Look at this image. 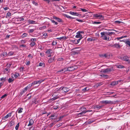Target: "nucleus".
<instances>
[{
  "label": "nucleus",
  "mask_w": 130,
  "mask_h": 130,
  "mask_svg": "<svg viewBox=\"0 0 130 130\" xmlns=\"http://www.w3.org/2000/svg\"><path fill=\"white\" fill-rule=\"evenodd\" d=\"M101 37L102 38L103 40L108 41L111 40V39H110L109 37L106 34V32H102L101 33Z\"/></svg>",
  "instance_id": "f257e3e1"
},
{
  "label": "nucleus",
  "mask_w": 130,
  "mask_h": 130,
  "mask_svg": "<svg viewBox=\"0 0 130 130\" xmlns=\"http://www.w3.org/2000/svg\"><path fill=\"white\" fill-rule=\"evenodd\" d=\"M94 17L98 18V19L101 20H103L104 18V16L103 15H100L99 13L94 14L93 15Z\"/></svg>",
  "instance_id": "f03ea898"
},
{
  "label": "nucleus",
  "mask_w": 130,
  "mask_h": 130,
  "mask_svg": "<svg viewBox=\"0 0 130 130\" xmlns=\"http://www.w3.org/2000/svg\"><path fill=\"white\" fill-rule=\"evenodd\" d=\"M120 57L122 60L127 61L128 63H130V60L129 59V58L127 56H120Z\"/></svg>",
  "instance_id": "7ed1b4c3"
},
{
  "label": "nucleus",
  "mask_w": 130,
  "mask_h": 130,
  "mask_svg": "<svg viewBox=\"0 0 130 130\" xmlns=\"http://www.w3.org/2000/svg\"><path fill=\"white\" fill-rule=\"evenodd\" d=\"M58 90L59 91H60L61 90H62L64 92L66 93L69 91L70 89H69L68 88L65 87H61Z\"/></svg>",
  "instance_id": "20e7f679"
},
{
  "label": "nucleus",
  "mask_w": 130,
  "mask_h": 130,
  "mask_svg": "<svg viewBox=\"0 0 130 130\" xmlns=\"http://www.w3.org/2000/svg\"><path fill=\"white\" fill-rule=\"evenodd\" d=\"M102 103H104L105 105L109 104H113V102L111 101L103 100L101 102Z\"/></svg>",
  "instance_id": "39448f33"
},
{
  "label": "nucleus",
  "mask_w": 130,
  "mask_h": 130,
  "mask_svg": "<svg viewBox=\"0 0 130 130\" xmlns=\"http://www.w3.org/2000/svg\"><path fill=\"white\" fill-rule=\"evenodd\" d=\"M58 95L56 93H54V94L52 95V96L53 98L50 99V100L51 101H54L57 99L58 98L59 96H57Z\"/></svg>",
  "instance_id": "423d86ee"
},
{
  "label": "nucleus",
  "mask_w": 130,
  "mask_h": 130,
  "mask_svg": "<svg viewBox=\"0 0 130 130\" xmlns=\"http://www.w3.org/2000/svg\"><path fill=\"white\" fill-rule=\"evenodd\" d=\"M69 13L72 14V15H75V16H77L78 17H80L81 15V14H79L78 13L76 12H74L70 11L69 12Z\"/></svg>",
  "instance_id": "0eeeda50"
},
{
  "label": "nucleus",
  "mask_w": 130,
  "mask_h": 130,
  "mask_svg": "<svg viewBox=\"0 0 130 130\" xmlns=\"http://www.w3.org/2000/svg\"><path fill=\"white\" fill-rule=\"evenodd\" d=\"M53 18L56 20L57 21L59 22L63 23V21L62 20V19H60L58 17L54 16L53 17Z\"/></svg>",
  "instance_id": "6e6552de"
},
{
  "label": "nucleus",
  "mask_w": 130,
  "mask_h": 130,
  "mask_svg": "<svg viewBox=\"0 0 130 130\" xmlns=\"http://www.w3.org/2000/svg\"><path fill=\"white\" fill-rule=\"evenodd\" d=\"M103 107L102 105H95L94 107V108L95 109H96V110H98L100 109L101 108Z\"/></svg>",
  "instance_id": "1a4fd4ad"
},
{
  "label": "nucleus",
  "mask_w": 130,
  "mask_h": 130,
  "mask_svg": "<svg viewBox=\"0 0 130 130\" xmlns=\"http://www.w3.org/2000/svg\"><path fill=\"white\" fill-rule=\"evenodd\" d=\"M120 82V80L112 82L110 84V85L112 86H114L117 85L118 84L119 82Z\"/></svg>",
  "instance_id": "9d476101"
},
{
  "label": "nucleus",
  "mask_w": 130,
  "mask_h": 130,
  "mask_svg": "<svg viewBox=\"0 0 130 130\" xmlns=\"http://www.w3.org/2000/svg\"><path fill=\"white\" fill-rule=\"evenodd\" d=\"M55 60V57L54 56L52 58H50L48 60V62L49 63L52 62L53 61Z\"/></svg>",
  "instance_id": "9b49d317"
},
{
  "label": "nucleus",
  "mask_w": 130,
  "mask_h": 130,
  "mask_svg": "<svg viewBox=\"0 0 130 130\" xmlns=\"http://www.w3.org/2000/svg\"><path fill=\"white\" fill-rule=\"evenodd\" d=\"M67 38L66 36H62V37H60V38H57V39H59L61 41H63V40H65L67 39Z\"/></svg>",
  "instance_id": "f8f14e48"
},
{
  "label": "nucleus",
  "mask_w": 130,
  "mask_h": 130,
  "mask_svg": "<svg viewBox=\"0 0 130 130\" xmlns=\"http://www.w3.org/2000/svg\"><path fill=\"white\" fill-rule=\"evenodd\" d=\"M85 113V112L83 110L81 112L78 113L77 115L79 117H80L81 116H84V114Z\"/></svg>",
  "instance_id": "ddd939ff"
},
{
  "label": "nucleus",
  "mask_w": 130,
  "mask_h": 130,
  "mask_svg": "<svg viewBox=\"0 0 130 130\" xmlns=\"http://www.w3.org/2000/svg\"><path fill=\"white\" fill-rule=\"evenodd\" d=\"M68 69L69 71H72L75 70L76 68H74L73 66H71L68 67Z\"/></svg>",
  "instance_id": "4468645a"
},
{
  "label": "nucleus",
  "mask_w": 130,
  "mask_h": 130,
  "mask_svg": "<svg viewBox=\"0 0 130 130\" xmlns=\"http://www.w3.org/2000/svg\"><path fill=\"white\" fill-rule=\"evenodd\" d=\"M34 123V121L32 119H30L29 121V123L28 126H30L32 125Z\"/></svg>",
  "instance_id": "2eb2a0df"
},
{
  "label": "nucleus",
  "mask_w": 130,
  "mask_h": 130,
  "mask_svg": "<svg viewBox=\"0 0 130 130\" xmlns=\"http://www.w3.org/2000/svg\"><path fill=\"white\" fill-rule=\"evenodd\" d=\"M80 53L79 51H76L72 52V54L73 55H77Z\"/></svg>",
  "instance_id": "dca6fc26"
},
{
  "label": "nucleus",
  "mask_w": 130,
  "mask_h": 130,
  "mask_svg": "<svg viewBox=\"0 0 130 130\" xmlns=\"http://www.w3.org/2000/svg\"><path fill=\"white\" fill-rule=\"evenodd\" d=\"M100 75L101 77H103L104 78L106 79H107L109 77V76L108 75L104 74H101Z\"/></svg>",
  "instance_id": "f3484780"
},
{
  "label": "nucleus",
  "mask_w": 130,
  "mask_h": 130,
  "mask_svg": "<svg viewBox=\"0 0 130 130\" xmlns=\"http://www.w3.org/2000/svg\"><path fill=\"white\" fill-rule=\"evenodd\" d=\"M112 46H114L116 48H120V46L119 44L117 43L114 44Z\"/></svg>",
  "instance_id": "a211bd4d"
},
{
  "label": "nucleus",
  "mask_w": 130,
  "mask_h": 130,
  "mask_svg": "<svg viewBox=\"0 0 130 130\" xmlns=\"http://www.w3.org/2000/svg\"><path fill=\"white\" fill-rule=\"evenodd\" d=\"M64 16L65 17H66L68 18H69L70 19H74L75 18L74 17H71L70 16L67 14H64Z\"/></svg>",
  "instance_id": "6ab92c4d"
},
{
  "label": "nucleus",
  "mask_w": 130,
  "mask_h": 130,
  "mask_svg": "<svg viewBox=\"0 0 130 130\" xmlns=\"http://www.w3.org/2000/svg\"><path fill=\"white\" fill-rule=\"evenodd\" d=\"M36 21L32 20H28V22L30 24H34L35 23Z\"/></svg>",
  "instance_id": "aec40b11"
},
{
  "label": "nucleus",
  "mask_w": 130,
  "mask_h": 130,
  "mask_svg": "<svg viewBox=\"0 0 130 130\" xmlns=\"http://www.w3.org/2000/svg\"><path fill=\"white\" fill-rule=\"evenodd\" d=\"M52 50L51 49H49L45 53L48 54H52Z\"/></svg>",
  "instance_id": "412c9836"
},
{
  "label": "nucleus",
  "mask_w": 130,
  "mask_h": 130,
  "mask_svg": "<svg viewBox=\"0 0 130 130\" xmlns=\"http://www.w3.org/2000/svg\"><path fill=\"white\" fill-rule=\"evenodd\" d=\"M106 33V34L109 36H111V35L112 34H115V33L113 32H105Z\"/></svg>",
  "instance_id": "4be33fe9"
},
{
  "label": "nucleus",
  "mask_w": 130,
  "mask_h": 130,
  "mask_svg": "<svg viewBox=\"0 0 130 130\" xmlns=\"http://www.w3.org/2000/svg\"><path fill=\"white\" fill-rule=\"evenodd\" d=\"M112 68H109L105 69L106 73H108L111 72L112 70Z\"/></svg>",
  "instance_id": "5701e85b"
},
{
  "label": "nucleus",
  "mask_w": 130,
  "mask_h": 130,
  "mask_svg": "<svg viewBox=\"0 0 130 130\" xmlns=\"http://www.w3.org/2000/svg\"><path fill=\"white\" fill-rule=\"evenodd\" d=\"M15 19L17 21H22L24 20V19L23 18H21V17H19L17 19Z\"/></svg>",
  "instance_id": "b1692460"
},
{
  "label": "nucleus",
  "mask_w": 130,
  "mask_h": 130,
  "mask_svg": "<svg viewBox=\"0 0 130 130\" xmlns=\"http://www.w3.org/2000/svg\"><path fill=\"white\" fill-rule=\"evenodd\" d=\"M87 40L88 41H93L95 40L94 39H93V38L91 37L88 38Z\"/></svg>",
  "instance_id": "393cba45"
},
{
  "label": "nucleus",
  "mask_w": 130,
  "mask_h": 130,
  "mask_svg": "<svg viewBox=\"0 0 130 130\" xmlns=\"http://www.w3.org/2000/svg\"><path fill=\"white\" fill-rule=\"evenodd\" d=\"M117 68H124V66L121 65H117L116 66Z\"/></svg>",
  "instance_id": "a878e982"
},
{
  "label": "nucleus",
  "mask_w": 130,
  "mask_h": 130,
  "mask_svg": "<svg viewBox=\"0 0 130 130\" xmlns=\"http://www.w3.org/2000/svg\"><path fill=\"white\" fill-rule=\"evenodd\" d=\"M62 69V70L63 73L66 72H67V71H69L68 68H64Z\"/></svg>",
  "instance_id": "bb28decb"
},
{
  "label": "nucleus",
  "mask_w": 130,
  "mask_h": 130,
  "mask_svg": "<svg viewBox=\"0 0 130 130\" xmlns=\"http://www.w3.org/2000/svg\"><path fill=\"white\" fill-rule=\"evenodd\" d=\"M36 44V43L35 42H31L30 45L31 47H32Z\"/></svg>",
  "instance_id": "cd10ccee"
},
{
  "label": "nucleus",
  "mask_w": 130,
  "mask_h": 130,
  "mask_svg": "<svg viewBox=\"0 0 130 130\" xmlns=\"http://www.w3.org/2000/svg\"><path fill=\"white\" fill-rule=\"evenodd\" d=\"M77 35L75 37L77 38H81L82 37V35L80 34H77Z\"/></svg>",
  "instance_id": "c85d7f7f"
},
{
  "label": "nucleus",
  "mask_w": 130,
  "mask_h": 130,
  "mask_svg": "<svg viewBox=\"0 0 130 130\" xmlns=\"http://www.w3.org/2000/svg\"><path fill=\"white\" fill-rule=\"evenodd\" d=\"M6 80V77H3L1 78V81H3V82H2V83H3V82L4 83V82Z\"/></svg>",
  "instance_id": "c756f323"
},
{
  "label": "nucleus",
  "mask_w": 130,
  "mask_h": 130,
  "mask_svg": "<svg viewBox=\"0 0 130 130\" xmlns=\"http://www.w3.org/2000/svg\"><path fill=\"white\" fill-rule=\"evenodd\" d=\"M38 47L39 49H40L41 50H42L43 49L44 47H43L41 45L39 44L38 45Z\"/></svg>",
  "instance_id": "7c9ffc66"
},
{
  "label": "nucleus",
  "mask_w": 130,
  "mask_h": 130,
  "mask_svg": "<svg viewBox=\"0 0 130 130\" xmlns=\"http://www.w3.org/2000/svg\"><path fill=\"white\" fill-rule=\"evenodd\" d=\"M23 109L22 108H19L18 110V112L19 113H21L22 112Z\"/></svg>",
  "instance_id": "2f4dec72"
},
{
  "label": "nucleus",
  "mask_w": 130,
  "mask_h": 130,
  "mask_svg": "<svg viewBox=\"0 0 130 130\" xmlns=\"http://www.w3.org/2000/svg\"><path fill=\"white\" fill-rule=\"evenodd\" d=\"M124 42L125 44L128 45L129 46H130V41L128 40H127L124 41Z\"/></svg>",
  "instance_id": "473e14b6"
},
{
  "label": "nucleus",
  "mask_w": 130,
  "mask_h": 130,
  "mask_svg": "<svg viewBox=\"0 0 130 130\" xmlns=\"http://www.w3.org/2000/svg\"><path fill=\"white\" fill-rule=\"evenodd\" d=\"M14 53L12 51H11L9 52L7 55L8 56H10L14 54Z\"/></svg>",
  "instance_id": "72a5a7b5"
},
{
  "label": "nucleus",
  "mask_w": 130,
  "mask_h": 130,
  "mask_svg": "<svg viewBox=\"0 0 130 130\" xmlns=\"http://www.w3.org/2000/svg\"><path fill=\"white\" fill-rule=\"evenodd\" d=\"M44 81V80L41 79L38 80H37V81L38 84H40L43 81Z\"/></svg>",
  "instance_id": "f704fd0d"
},
{
  "label": "nucleus",
  "mask_w": 130,
  "mask_h": 130,
  "mask_svg": "<svg viewBox=\"0 0 130 130\" xmlns=\"http://www.w3.org/2000/svg\"><path fill=\"white\" fill-rule=\"evenodd\" d=\"M14 80V79L13 78H9L8 79V82L9 83H11Z\"/></svg>",
  "instance_id": "c9c22d12"
},
{
  "label": "nucleus",
  "mask_w": 130,
  "mask_h": 130,
  "mask_svg": "<svg viewBox=\"0 0 130 130\" xmlns=\"http://www.w3.org/2000/svg\"><path fill=\"white\" fill-rule=\"evenodd\" d=\"M94 121L93 120H89L87 122L88 124H91V123L94 122Z\"/></svg>",
  "instance_id": "e433bc0d"
},
{
  "label": "nucleus",
  "mask_w": 130,
  "mask_h": 130,
  "mask_svg": "<svg viewBox=\"0 0 130 130\" xmlns=\"http://www.w3.org/2000/svg\"><path fill=\"white\" fill-rule=\"evenodd\" d=\"M9 117L8 114H7L6 116H4L3 117V119L5 120L7 118H8Z\"/></svg>",
  "instance_id": "4c0bfd02"
},
{
  "label": "nucleus",
  "mask_w": 130,
  "mask_h": 130,
  "mask_svg": "<svg viewBox=\"0 0 130 130\" xmlns=\"http://www.w3.org/2000/svg\"><path fill=\"white\" fill-rule=\"evenodd\" d=\"M52 122H53L55 124L57 122H58V118L57 119H55V120H52Z\"/></svg>",
  "instance_id": "58836bf2"
},
{
  "label": "nucleus",
  "mask_w": 130,
  "mask_h": 130,
  "mask_svg": "<svg viewBox=\"0 0 130 130\" xmlns=\"http://www.w3.org/2000/svg\"><path fill=\"white\" fill-rule=\"evenodd\" d=\"M27 46L26 45L22 44L21 45H20L19 46V47L20 48H21L22 47H26Z\"/></svg>",
  "instance_id": "ea45409f"
},
{
  "label": "nucleus",
  "mask_w": 130,
  "mask_h": 130,
  "mask_svg": "<svg viewBox=\"0 0 130 130\" xmlns=\"http://www.w3.org/2000/svg\"><path fill=\"white\" fill-rule=\"evenodd\" d=\"M50 119L51 120V121H52V120H55V119H57L58 118H57V117L56 116V117H50Z\"/></svg>",
  "instance_id": "a19ab883"
},
{
  "label": "nucleus",
  "mask_w": 130,
  "mask_h": 130,
  "mask_svg": "<svg viewBox=\"0 0 130 130\" xmlns=\"http://www.w3.org/2000/svg\"><path fill=\"white\" fill-rule=\"evenodd\" d=\"M27 34L24 33H23V34L22 35V37L23 38H24V37L27 36Z\"/></svg>",
  "instance_id": "79ce46f5"
},
{
  "label": "nucleus",
  "mask_w": 130,
  "mask_h": 130,
  "mask_svg": "<svg viewBox=\"0 0 130 130\" xmlns=\"http://www.w3.org/2000/svg\"><path fill=\"white\" fill-rule=\"evenodd\" d=\"M64 116H60L59 117V119L58 118V121H60L64 117Z\"/></svg>",
  "instance_id": "37998d69"
},
{
  "label": "nucleus",
  "mask_w": 130,
  "mask_h": 130,
  "mask_svg": "<svg viewBox=\"0 0 130 130\" xmlns=\"http://www.w3.org/2000/svg\"><path fill=\"white\" fill-rule=\"evenodd\" d=\"M35 30V29H29V31L28 32L29 33H31L33 32Z\"/></svg>",
  "instance_id": "c03bdc74"
},
{
  "label": "nucleus",
  "mask_w": 130,
  "mask_h": 130,
  "mask_svg": "<svg viewBox=\"0 0 130 130\" xmlns=\"http://www.w3.org/2000/svg\"><path fill=\"white\" fill-rule=\"evenodd\" d=\"M19 122L16 125L15 127V128L16 130H18V129L19 127Z\"/></svg>",
  "instance_id": "a18cd8bd"
},
{
  "label": "nucleus",
  "mask_w": 130,
  "mask_h": 130,
  "mask_svg": "<svg viewBox=\"0 0 130 130\" xmlns=\"http://www.w3.org/2000/svg\"><path fill=\"white\" fill-rule=\"evenodd\" d=\"M102 85L101 83H97L96 85V87H98L99 86H101Z\"/></svg>",
  "instance_id": "49530a36"
},
{
  "label": "nucleus",
  "mask_w": 130,
  "mask_h": 130,
  "mask_svg": "<svg viewBox=\"0 0 130 130\" xmlns=\"http://www.w3.org/2000/svg\"><path fill=\"white\" fill-rule=\"evenodd\" d=\"M101 56L102 57H105V58H107L108 57V55L106 54H104L101 55Z\"/></svg>",
  "instance_id": "de8ad7c7"
},
{
  "label": "nucleus",
  "mask_w": 130,
  "mask_h": 130,
  "mask_svg": "<svg viewBox=\"0 0 130 130\" xmlns=\"http://www.w3.org/2000/svg\"><path fill=\"white\" fill-rule=\"evenodd\" d=\"M37 41V39L36 38H32L31 39L30 41L31 42H35Z\"/></svg>",
  "instance_id": "09e8293b"
},
{
  "label": "nucleus",
  "mask_w": 130,
  "mask_h": 130,
  "mask_svg": "<svg viewBox=\"0 0 130 130\" xmlns=\"http://www.w3.org/2000/svg\"><path fill=\"white\" fill-rule=\"evenodd\" d=\"M11 13L9 12H8L7 13L6 16H7L8 17H10L11 16Z\"/></svg>",
  "instance_id": "8fccbe9b"
},
{
  "label": "nucleus",
  "mask_w": 130,
  "mask_h": 130,
  "mask_svg": "<svg viewBox=\"0 0 130 130\" xmlns=\"http://www.w3.org/2000/svg\"><path fill=\"white\" fill-rule=\"evenodd\" d=\"M115 22L117 24H119L121 23H122V22L118 21H116Z\"/></svg>",
  "instance_id": "3c124183"
},
{
  "label": "nucleus",
  "mask_w": 130,
  "mask_h": 130,
  "mask_svg": "<svg viewBox=\"0 0 130 130\" xmlns=\"http://www.w3.org/2000/svg\"><path fill=\"white\" fill-rule=\"evenodd\" d=\"M59 108L57 106H54L53 107V109L55 110L57 109H59Z\"/></svg>",
  "instance_id": "603ef678"
},
{
  "label": "nucleus",
  "mask_w": 130,
  "mask_h": 130,
  "mask_svg": "<svg viewBox=\"0 0 130 130\" xmlns=\"http://www.w3.org/2000/svg\"><path fill=\"white\" fill-rule=\"evenodd\" d=\"M86 109V108L84 107H81L79 110H80L81 111H82V110L84 109Z\"/></svg>",
  "instance_id": "864d4df0"
},
{
  "label": "nucleus",
  "mask_w": 130,
  "mask_h": 130,
  "mask_svg": "<svg viewBox=\"0 0 130 130\" xmlns=\"http://www.w3.org/2000/svg\"><path fill=\"white\" fill-rule=\"evenodd\" d=\"M101 23V22H100L94 21L93 22V23L95 24H98Z\"/></svg>",
  "instance_id": "5fc2aeb1"
},
{
  "label": "nucleus",
  "mask_w": 130,
  "mask_h": 130,
  "mask_svg": "<svg viewBox=\"0 0 130 130\" xmlns=\"http://www.w3.org/2000/svg\"><path fill=\"white\" fill-rule=\"evenodd\" d=\"M55 124V123H54L53 122H52L50 124V127H52Z\"/></svg>",
  "instance_id": "6e6d98bb"
},
{
  "label": "nucleus",
  "mask_w": 130,
  "mask_h": 130,
  "mask_svg": "<svg viewBox=\"0 0 130 130\" xmlns=\"http://www.w3.org/2000/svg\"><path fill=\"white\" fill-rule=\"evenodd\" d=\"M57 73H63V72L62 69H61V70L57 71Z\"/></svg>",
  "instance_id": "4d7b16f0"
},
{
  "label": "nucleus",
  "mask_w": 130,
  "mask_h": 130,
  "mask_svg": "<svg viewBox=\"0 0 130 130\" xmlns=\"http://www.w3.org/2000/svg\"><path fill=\"white\" fill-rule=\"evenodd\" d=\"M7 96V94H5L3 95L1 98V99H2L4 98L6 96Z\"/></svg>",
  "instance_id": "13d9d810"
},
{
  "label": "nucleus",
  "mask_w": 130,
  "mask_h": 130,
  "mask_svg": "<svg viewBox=\"0 0 130 130\" xmlns=\"http://www.w3.org/2000/svg\"><path fill=\"white\" fill-rule=\"evenodd\" d=\"M63 60V58L62 57H60L58 58L57 59L58 61H62Z\"/></svg>",
  "instance_id": "bf43d9fd"
},
{
  "label": "nucleus",
  "mask_w": 130,
  "mask_h": 130,
  "mask_svg": "<svg viewBox=\"0 0 130 130\" xmlns=\"http://www.w3.org/2000/svg\"><path fill=\"white\" fill-rule=\"evenodd\" d=\"M6 55H7V53H3L2 54V56H5Z\"/></svg>",
  "instance_id": "052dcab7"
},
{
  "label": "nucleus",
  "mask_w": 130,
  "mask_h": 130,
  "mask_svg": "<svg viewBox=\"0 0 130 130\" xmlns=\"http://www.w3.org/2000/svg\"><path fill=\"white\" fill-rule=\"evenodd\" d=\"M80 9L83 12H87L88 11H87L86 9H85L81 8Z\"/></svg>",
  "instance_id": "680f3d73"
},
{
  "label": "nucleus",
  "mask_w": 130,
  "mask_h": 130,
  "mask_svg": "<svg viewBox=\"0 0 130 130\" xmlns=\"http://www.w3.org/2000/svg\"><path fill=\"white\" fill-rule=\"evenodd\" d=\"M35 127H31L29 128V130H34L35 129Z\"/></svg>",
  "instance_id": "e2e57ef3"
},
{
  "label": "nucleus",
  "mask_w": 130,
  "mask_h": 130,
  "mask_svg": "<svg viewBox=\"0 0 130 130\" xmlns=\"http://www.w3.org/2000/svg\"><path fill=\"white\" fill-rule=\"evenodd\" d=\"M19 75V74L18 73H16L15 74H14V76L15 78H16L18 77V75Z\"/></svg>",
  "instance_id": "0e129e2a"
},
{
  "label": "nucleus",
  "mask_w": 130,
  "mask_h": 130,
  "mask_svg": "<svg viewBox=\"0 0 130 130\" xmlns=\"http://www.w3.org/2000/svg\"><path fill=\"white\" fill-rule=\"evenodd\" d=\"M71 41L75 44H77L76 41V40H71Z\"/></svg>",
  "instance_id": "69168bd1"
},
{
  "label": "nucleus",
  "mask_w": 130,
  "mask_h": 130,
  "mask_svg": "<svg viewBox=\"0 0 130 130\" xmlns=\"http://www.w3.org/2000/svg\"><path fill=\"white\" fill-rule=\"evenodd\" d=\"M10 124L11 125H13L14 124V121H11L10 122Z\"/></svg>",
  "instance_id": "338daca9"
},
{
  "label": "nucleus",
  "mask_w": 130,
  "mask_h": 130,
  "mask_svg": "<svg viewBox=\"0 0 130 130\" xmlns=\"http://www.w3.org/2000/svg\"><path fill=\"white\" fill-rule=\"evenodd\" d=\"M32 84L33 85L35 84H38L37 81L33 82L32 83Z\"/></svg>",
  "instance_id": "774afa93"
}]
</instances>
